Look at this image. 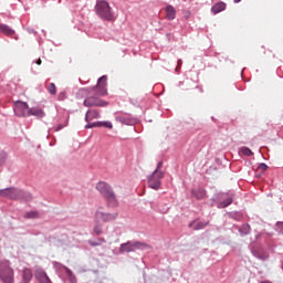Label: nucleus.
I'll use <instances>...</instances> for the list:
<instances>
[{"label":"nucleus","instance_id":"33","mask_svg":"<svg viewBox=\"0 0 283 283\" xmlns=\"http://www.w3.org/2000/svg\"><path fill=\"white\" fill-rule=\"evenodd\" d=\"M35 63H36V65H41V63H42L41 59H38V61Z\"/></svg>","mask_w":283,"mask_h":283},{"label":"nucleus","instance_id":"22","mask_svg":"<svg viewBox=\"0 0 283 283\" xmlns=\"http://www.w3.org/2000/svg\"><path fill=\"white\" fill-rule=\"evenodd\" d=\"M240 151L243 154V156H253V151L248 147H242Z\"/></svg>","mask_w":283,"mask_h":283},{"label":"nucleus","instance_id":"4","mask_svg":"<svg viewBox=\"0 0 283 283\" xmlns=\"http://www.w3.org/2000/svg\"><path fill=\"white\" fill-rule=\"evenodd\" d=\"M0 282L14 283V269L9 260L0 261Z\"/></svg>","mask_w":283,"mask_h":283},{"label":"nucleus","instance_id":"26","mask_svg":"<svg viewBox=\"0 0 283 283\" xmlns=\"http://www.w3.org/2000/svg\"><path fill=\"white\" fill-rule=\"evenodd\" d=\"M99 127H106L107 129H112L114 127L111 122H101Z\"/></svg>","mask_w":283,"mask_h":283},{"label":"nucleus","instance_id":"29","mask_svg":"<svg viewBox=\"0 0 283 283\" xmlns=\"http://www.w3.org/2000/svg\"><path fill=\"white\" fill-rule=\"evenodd\" d=\"M259 169H260L261 171H266V169H269V166H266V164H260V165H259Z\"/></svg>","mask_w":283,"mask_h":283},{"label":"nucleus","instance_id":"8","mask_svg":"<svg viewBox=\"0 0 283 283\" xmlns=\"http://www.w3.org/2000/svg\"><path fill=\"white\" fill-rule=\"evenodd\" d=\"M163 178H165V172L154 170L151 176L148 177V186L150 187V189H155L156 191H158V189H160V180Z\"/></svg>","mask_w":283,"mask_h":283},{"label":"nucleus","instance_id":"37","mask_svg":"<svg viewBox=\"0 0 283 283\" xmlns=\"http://www.w3.org/2000/svg\"><path fill=\"white\" fill-rule=\"evenodd\" d=\"M81 92H86V88H82Z\"/></svg>","mask_w":283,"mask_h":283},{"label":"nucleus","instance_id":"3","mask_svg":"<svg viewBox=\"0 0 283 283\" xmlns=\"http://www.w3.org/2000/svg\"><path fill=\"white\" fill-rule=\"evenodd\" d=\"M97 191L105 198L107 201L108 207H117L118 201L116 200V193H114V190L112 189V186H109L105 181H99L96 185Z\"/></svg>","mask_w":283,"mask_h":283},{"label":"nucleus","instance_id":"1","mask_svg":"<svg viewBox=\"0 0 283 283\" xmlns=\"http://www.w3.org/2000/svg\"><path fill=\"white\" fill-rule=\"evenodd\" d=\"M95 96H90L84 99V107H107L109 103L98 98V96H107V75L98 78L95 87L92 88Z\"/></svg>","mask_w":283,"mask_h":283},{"label":"nucleus","instance_id":"10","mask_svg":"<svg viewBox=\"0 0 283 283\" xmlns=\"http://www.w3.org/2000/svg\"><path fill=\"white\" fill-rule=\"evenodd\" d=\"M34 277L38 280L40 283H52L50 280V276H48V273L43 271V269L38 268L34 272Z\"/></svg>","mask_w":283,"mask_h":283},{"label":"nucleus","instance_id":"21","mask_svg":"<svg viewBox=\"0 0 283 283\" xmlns=\"http://www.w3.org/2000/svg\"><path fill=\"white\" fill-rule=\"evenodd\" d=\"M250 232H251V226L249 224H243L240 229V233H242L243 235H249Z\"/></svg>","mask_w":283,"mask_h":283},{"label":"nucleus","instance_id":"28","mask_svg":"<svg viewBox=\"0 0 283 283\" xmlns=\"http://www.w3.org/2000/svg\"><path fill=\"white\" fill-rule=\"evenodd\" d=\"M59 101H65L67 98V94L65 92H61L57 96Z\"/></svg>","mask_w":283,"mask_h":283},{"label":"nucleus","instance_id":"20","mask_svg":"<svg viewBox=\"0 0 283 283\" xmlns=\"http://www.w3.org/2000/svg\"><path fill=\"white\" fill-rule=\"evenodd\" d=\"M232 203H233V198L229 197L224 201H221L219 203V209H224V208L229 207V205H232Z\"/></svg>","mask_w":283,"mask_h":283},{"label":"nucleus","instance_id":"32","mask_svg":"<svg viewBox=\"0 0 283 283\" xmlns=\"http://www.w3.org/2000/svg\"><path fill=\"white\" fill-rule=\"evenodd\" d=\"M61 129H63V125H59L55 132H61Z\"/></svg>","mask_w":283,"mask_h":283},{"label":"nucleus","instance_id":"35","mask_svg":"<svg viewBox=\"0 0 283 283\" xmlns=\"http://www.w3.org/2000/svg\"><path fill=\"white\" fill-rule=\"evenodd\" d=\"M240 1H242V0H234V3H240Z\"/></svg>","mask_w":283,"mask_h":283},{"label":"nucleus","instance_id":"34","mask_svg":"<svg viewBox=\"0 0 283 283\" xmlns=\"http://www.w3.org/2000/svg\"><path fill=\"white\" fill-rule=\"evenodd\" d=\"M178 65L179 66L182 65V61L178 60Z\"/></svg>","mask_w":283,"mask_h":283},{"label":"nucleus","instance_id":"2","mask_svg":"<svg viewBox=\"0 0 283 283\" xmlns=\"http://www.w3.org/2000/svg\"><path fill=\"white\" fill-rule=\"evenodd\" d=\"M95 11L102 21H116V14L112 10L109 2L105 0H98L96 2Z\"/></svg>","mask_w":283,"mask_h":283},{"label":"nucleus","instance_id":"23","mask_svg":"<svg viewBox=\"0 0 283 283\" xmlns=\"http://www.w3.org/2000/svg\"><path fill=\"white\" fill-rule=\"evenodd\" d=\"M24 218H27V219L39 218V212H36V211L27 212L24 214Z\"/></svg>","mask_w":283,"mask_h":283},{"label":"nucleus","instance_id":"6","mask_svg":"<svg viewBox=\"0 0 283 283\" xmlns=\"http://www.w3.org/2000/svg\"><path fill=\"white\" fill-rule=\"evenodd\" d=\"M137 249H149V245L143 242H127V243H123L119 248V251L122 253H132L134 251H137Z\"/></svg>","mask_w":283,"mask_h":283},{"label":"nucleus","instance_id":"18","mask_svg":"<svg viewBox=\"0 0 283 283\" xmlns=\"http://www.w3.org/2000/svg\"><path fill=\"white\" fill-rule=\"evenodd\" d=\"M29 116H38V118H43L45 113L41 108H29Z\"/></svg>","mask_w":283,"mask_h":283},{"label":"nucleus","instance_id":"15","mask_svg":"<svg viewBox=\"0 0 283 283\" xmlns=\"http://www.w3.org/2000/svg\"><path fill=\"white\" fill-rule=\"evenodd\" d=\"M32 277H33L32 270L25 268L22 272V282L21 283H30V282H32Z\"/></svg>","mask_w":283,"mask_h":283},{"label":"nucleus","instance_id":"14","mask_svg":"<svg viewBox=\"0 0 283 283\" xmlns=\"http://www.w3.org/2000/svg\"><path fill=\"white\" fill-rule=\"evenodd\" d=\"M166 19H168V21H174V19H176V8L171 4L166 7Z\"/></svg>","mask_w":283,"mask_h":283},{"label":"nucleus","instance_id":"16","mask_svg":"<svg viewBox=\"0 0 283 283\" xmlns=\"http://www.w3.org/2000/svg\"><path fill=\"white\" fill-rule=\"evenodd\" d=\"M223 10H227V3H224V2H218L211 9L213 14H218L220 12H223Z\"/></svg>","mask_w":283,"mask_h":283},{"label":"nucleus","instance_id":"30","mask_svg":"<svg viewBox=\"0 0 283 283\" xmlns=\"http://www.w3.org/2000/svg\"><path fill=\"white\" fill-rule=\"evenodd\" d=\"M6 163V155H0V167Z\"/></svg>","mask_w":283,"mask_h":283},{"label":"nucleus","instance_id":"11","mask_svg":"<svg viewBox=\"0 0 283 283\" xmlns=\"http://www.w3.org/2000/svg\"><path fill=\"white\" fill-rule=\"evenodd\" d=\"M190 229H193V231H200V229H205V227H209V221H200L195 220L189 224Z\"/></svg>","mask_w":283,"mask_h":283},{"label":"nucleus","instance_id":"24","mask_svg":"<svg viewBox=\"0 0 283 283\" xmlns=\"http://www.w3.org/2000/svg\"><path fill=\"white\" fill-rule=\"evenodd\" d=\"M48 90H49V93H51L53 96L56 95V84L51 83Z\"/></svg>","mask_w":283,"mask_h":283},{"label":"nucleus","instance_id":"25","mask_svg":"<svg viewBox=\"0 0 283 283\" xmlns=\"http://www.w3.org/2000/svg\"><path fill=\"white\" fill-rule=\"evenodd\" d=\"M93 127H101V122H95L93 124H87L85 129H92Z\"/></svg>","mask_w":283,"mask_h":283},{"label":"nucleus","instance_id":"9","mask_svg":"<svg viewBox=\"0 0 283 283\" xmlns=\"http://www.w3.org/2000/svg\"><path fill=\"white\" fill-rule=\"evenodd\" d=\"M14 114L15 116H30V106L25 102L18 101L14 104Z\"/></svg>","mask_w":283,"mask_h":283},{"label":"nucleus","instance_id":"7","mask_svg":"<svg viewBox=\"0 0 283 283\" xmlns=\"http://www.w3.org/2000/svg\"><path fill=\"white\" fill-rule=\"evenodd\" d=\"M118 218V212H105L103 208H98L95 212V220L101 222H114Z\"/></svg>","mask_w":283,"mask_h":283},{"label":"nucleus","instance_id":"27","mask_svg":"<svg viewBox=\"0 0 283 283\" xmlns=\"http://www.w3.org/2000/svg\"><path fill=\"white\" fill-rule=\"evenodd\" d=\"M94 233L95 235H101L103 233V228L101 226H95Z\"/></svg>","mask_w":283,"mask_h":283},{"label":"nucleus","instance_id":"13","mask_svg":"<svg viewBox=\"0 0 283 283\" xmlns=\"http://www.w3.org/2000/svg\"><path fill=\"white\" fill-rule=\"evenodd\" d=\"M96 118H101V114L96 109H90L87 111L85 115L86 123H90L92 120H95Z\"/></svg>","mask_w":283,"mask_h":283},{"label":"nucleus","instance_id":"17","mask_svg":"<svg viewBox=\"0 0 283 283\" xmlns=\"http://www.w3.org/2000/svg\"><path fill=\"white\" fill-rule=\"evenodd\" d=\"M0 32L6 34L7 36H12L14 34V30H12L8 24L0 23Z\"/></svg>","mask_w":283,"mask_h":283},{"label":"nucleus","instance_id":"5","mask_svg":"<svg viewBox=\"0 0 283 283\" xmlns=\"http://www.w3.org/2000/svg\"><path fill=\"white\" fill-rule=\"evenodd\" d=\"M1 198H10L11 200H32V195L23 192L15 188H6L0 190Z\"/></svg>","mask_w":283,"mask_h":283},{"label":"nucleus","instance_id":"36","mask_svg":"<svg viewBox=\"0 0 283 283\" xmlns=\"http://www.w3.org/2000/svg\"><path fill=\"white\" fill-rule=\"evenodd\" d=\"M261 283H271V281H263V282H261Z\"/></svg>","mask_w":283,"mask_h":283},{"label":"nucleus","instance_id":"31","mask_svg":"<svg viewBox=\"0 0 283 283\" xmlns=\"http://www.w3.org/2000/svg\"><path fill=\"white\" fill-rule=\"evenodd\" d=\"M160 169H163V161H159L157 164V168L155 169V171H161Z\"/></svg>","mask_w":283,"mask_h":283},{"label":"nucleus","instance_id":"12","mask_svg":"<svg viewBox=\"0 0 283 283\" xmlns=\"http://www.w3.org/2000/svg\"><path fill=\"white\" fill-rule=\"evenodd\" d=\"M191 193L197 200H205L207 198V190L202 188L193 189Z\"/></svg>","mask_w":283,"mask_h":283},{"label":"nucleus","instance_id":"19","mask_svg":"<svg viewBox=\"0 0 283 283\" xmlns=\"http://www.w3.org/2000/svg\"><path fill=\"white\" fill-rule=\"evenodd\" d=\"M105 238H99V239H97V240H88V244L91 245V247H102V244H105Z\"/></svg>","mask_w":283,"mask_h":283}]
</instances>
